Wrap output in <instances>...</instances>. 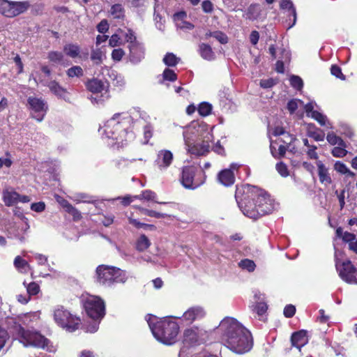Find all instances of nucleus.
<instances>
[{"instance_id":"f257e3e1","label":"nucleus","mask_w":357,"mask_h":357,"mask_svg":"<svg viewBox=\"0 0 357 357\" xmlns=\"http://www.w3.org/2000/svg\"><path fill=\"white\" fill-rule=\"evenodd\" d=\"M137 116L145 122L149 119L146 112L139 109H134L131 114L126 112L116 113L99 129L100 134L112 139L114 144L123 146L125 142L132 141L135 138L130 127L134 118Z\"/></svg>"},{"instance_id":"f03ea898","label":"nucleus","mask_w":357,"mask_h":357,"mask_svg":"<svg viewBox=\"0 0 357 357\" xmlns=\"http://www.w3.org/2000/svg\"><path fill=\"white\" fill-rule=\"evenodd\" d=\"M218 329L222 344L232 351L243 354L252 348L250 332L236 319L225 317L220 321Z\"/></svg>"},{"instance_id":"7ed1b4c3","label":"nucleus","mask_w":357,"mask_h":357,"mask_svg":"<svg viewBox=\"0 0 357 357\" xmlns=\"http://www.w3.org/2000/svg\"><path fill=\"white\" fill-rule=\"evenodd\" d=\"M247 193L252 197H256L257 209H248L245 208L248 218L257 219L261 216L272 213L276 207L274 201L262 189L249 184L243 185L236 187L235 197L236 199L240 197V195Z\"/></svg>"},{"instance_id":"20e7f679","label":"nucleus","mask_w":357,"mask_h":357,"mask_svg":"<svg viewBox=\"0 0 357 357\" xmlns=\"http://www.w3.org/2000/svg\"><path fill=\"white\" fill-rule=\"evenodd\" d=\"M9 331L15 339H17L24 347H33L43 349L49 352L56 351V347L51 342L37 331H25L15 321H9Z\"/></svg>"},{"instance_id":"39448f33","label":"nucleus","mask_w":357,"mask_h":357,"mask_svg":"<svg viewBox=\"0 0 357 357\" xmlns=\"http://www.w3.org/2000/svg\"><path fill=\"white\" fill-rule=\"evenodd\" d=\"M146 321L153 336L165 344H172L175 342L179 326L175 321L165 319L158 321L154 316L149 315Z\"/></svg>"},{"instance_id":"423d86ee","label":"nucleus","mask_w":357,"mask_h":357,"mask_svg":"<svg viewBox=\"0 0 357 357\" xmlns=\"http://www.w3.org/2000/svg\"><path fill=\"white\" fill-rule=\"evenodd\" d=\"M96 275L98 282L105 287H111L114 283H124L128 279L125 271L107 265L98 266Z\"/></svg>"},{"instance_id":"0eeeda50","label":"nucleus","mask_w":357,"mask_h":357,"mask_svg":"<svg viewBox=\"0 0 357 357\" xmlns=\"http://www.w3.org/2000/svg\"><path fill=\"white\" fill-rule=\"evenodd\" d=\"M53 315L57 325L68 332H73L79 326L80 319L63 306H56L54 310Z\"/></svg>"},{"instance_id":"6e6552de","label":"nucleus","mask_w":357,"mask_h":357,"mask_svg":"<svg viewBox=\"0 0 357 357\" xmlns=\"http://www.w3.org/2000/svg\"><path fill=\"white\" fill-rule=\"evenodd\" d=\"M207 132H212V128L204 123H192L183 131V139L185 148L204 138Z\"/></svg>"},{"instance_id":"1a4fd4ad","label":"nucleus","mask_w":357,"mask_h":357,"mask_svg":"<svg viewBox=\"0 0 357 357\" xmlns=\"http://www.w3.org/2000/svg\"><path fill=\"white\" fill-rule=\"evenodd\" d=\"M207 132H212V128L204 123H192L183 131V139L185 148L204 138Z\"/></svg>"},{"instance_id":"9d476101","label":"nucleus","mask_w":357,"mask_h":357,"mask_svg":"<svg viewBox=\"0 0 357 357\" xmlns=\"http://www.w3.org/2000/svg\"><path fill=\"white\" fill-rule=\"evenodd\" d=\"M84 307L86 314L93 320L102 319L105 315L104 301L98 296L89 295L84 300Z\"/></svg>"},{"instance_id":"9b49d317","label":"nucleus","mask_w":357,"mask_h":357,"mask_svg":"<svg viewBox=\"0 0 357 357\" xmlns=\"http://www.w3.org/2000/svg\"><path fill=\"white\" fill-rule=\"evenodd\" d=\"M29 6L28 1L0 0V13L7 17H13L24 13Z\"/></svg>"},{"instance_id":"f8f14e48","label":"nucleus","mask_w":357,"mask_h":357,"mask_svg":"<svg viewBox=\"0 0 357 357\" xmlns=\"http://www.w3.org/2000/svg\"><path fill=\"white\" fill-rule=\"evenodd\" d=\"M206 337V332L197 327L185 330L183 333V344L187 347H192L202 344Z\"/></svg>"},{"instance_id":"ddd939ff","label":"nucleus","mask_w":357,"mask_h":357,"mask_svg":"<svg viewBox=\"0 0 357 357\" xmlns=\"http://www.w3.org/2000/svg\"><path fill=\"white\" fill-rule=\"evenodd\" d=\"M213 139L212 132H207V135H205L204 138L202 139V140L197 141L194 144H192L191 146H188L185 149L192 155L197 156L205 155L210 151V143Z\"/></svg>"},{"instance_id":"4468645a","label":"nucleus","mask_w":357,"mask_h":357,"mask_svg":"<svg viewBox=\"0 0 357 357\" xmlns=\"http://www.w3.org/2000/svg\"><path fill=\"white\" fill-rule=\"evenodd\" d=\"M28 104L31 109V114L38 121H43L48 109L47 102L42 98L29 97Z\"/></svg>"},{"instance_id":"2eb2a0df","label":"nucleus","mask_w":357,"mask_h":357,"mask_svg":"<svg viewBox=\"0 0 357 357\" xmlns=\"http://www.w3.org/2000/svg\"><path fill=\"white\" fill-rule=\"evenodd\" d=\"M86 88L93 93L89 98L93 103L100 104L104 101V99L102 98L103 95H101V96H99L98 95L100 93H102L105 88V84L102 81L97 79H91L87 82Z\"/></svg>"},{"instance_id":"dca6fc26","label":"nucleus","mask_w":357,"mask_h":357,"mask_svg":"<svg viewBox=\"0 0 357 357\" xmlns=\"http://www.w3.org/2000/svg\"><path fill=\"white\" fill-rule=\"evenodd\" d=\"M197 167L195 165L185 166L183 168L181 175V183L187 189H195L199 186V183L194 181V177Z\"/></svg>"},{"instance_id":"f3484780","label":"nucleus","mask_w":357,"mask_h":357,"mask_svg":"<svg viewBox=\"0 0 357 357\" xmlns=\"http://www.w3.org/2000/svg\"><path fill=\"white\" fill-rule=\"evenodd\" d=\"M317 104L310 102L305 105V111L308 116H311L316 120L321 126H326L328 128H333L331 123L328 121L326 116L314 109Z\"/></svg>"},{"instance_id":"a211bd4d","label":"nucleus","mask_w":357,"mask_h":357,"mask_svg":"<svg viewBox=\"0 0 357 357\" xmlns=\"http://www.w3.org/2000/svg\"><path fill=\"white\" fill-rule=\"evenodd\" d=\"M174 155L172 151L162 149L158 152L155 164L160 171L166 170L172 163Z\"/></svg>"},{"instance_id":"6ab92c4d","label":"nucleus","mask_w":357,"mask_h":357,"mask_svg":"<svg viewBox=\"0 0 357 357\" xmlns=\"http://www.w3.org/2000/svg\"><path fill=\"white\" fill-rule=\"evenodd\" d=\"M206 314L203 307L194 306L187 310L181 317V321L186 324H192L193 321L202 319Z\"/></svg>"},{"instance_id":"aec40b11","label":"nucleus","mask_w":357,"mask_h":357,"mask_svg":"<svg viewBox=\"0 0 357 357\" xmlns=\"http://www.w3.org/2000/svg\"><path fill=\"white\" fill-rule=\"evenodd\" d=\"M238 206L241 208L243 213L248 217V214L246 213L245 208L248 209H257V204L256 202V197H252L247 193L240 195L238 200L236 199Z\"/></svg>"},{"instance_id":"412c9836","label":"nucleus","mask_w":357,"mask_h":357,"mask_svg":"<svg viewBox=\"0 0 357 357\" xmlns=\"http://www.w3.org/2000/svg\"><path fill=\"white\" fill-rule=\"evenodd\" d=\"M130 50V60L133 63H139L144 58V50L142 45L137 42L133 45H128Z\"/></svg>"},{"instance_id":"4be33fe9","label":"nucleus","mask_w":357,"mask_h":357,"mask_svg":"<svg viewBox=\"0 0 357 357\" xmlns=\"http://www.w3.org/2000/svg\"><path fill=\"white\" fill-rule=\"evenodd\" d=\"M291 345L299 350L308 342V337L305 331H300L292 334L291 337Z\"/></svg>"},{"instance_id":"5701e85b","label":"nucleus","mask_w":357,"mask_h":357,"mask_svg":"<svg viewBox=\"0 0 357 357\" xmlns=\"http://www.w3.org/2000/svg\"><path fill=\"white\" fill-rule=\"evenodd\" d=\"M316 165L318 169V176L320 182L326 185L331 184L332 179L328 173V169L321 160H317Z\"/></svg>"},{"instance_id":"b1692460","label":"nucleus","mask_w":357,"mask_h":357,"mask_svg":"<svg viewBox=\"0 0 357 357\" xmlns=\"http://www.w3.org/2000/svg\"><path fill=\"white\" fill-rule=\"evenodd\" d=\"M218 179L223 185L230 186L234 183L235 176L231 169H225L218 174Z\"/></svg>"},{"instance_id":"393cba45","label":"nucleus","mask_w":357,"mask_h":357,"mask_svg":"<svg viewBox=\"0 0 357 357\" xmlns=\"http://www.w3.org/2000/svg\"><path fill=\"white\" fill-rule=\"evenodd\" d=\"M2 196L3 201L7 206H12L19 203V193L13 190H4Z\"/></svg>"},{"instance_id":"a878e982","label":"nucleus","mask_w":357,"mask_h":357,"mask_svg":"<svg viewBox=\"0 0 357 357\" xmlns=\"http://www.w3.org/2000/svg\"><path fill=\"white\" fill-rule=\"evenodd\" d=\"M47 86L50 91L52 93H54L56 96L63 98L66 101H69V93L65 89L61 87L56 82L51 81Z\"/></svg>"},{"instance_id":"bb28decb","label":"nucleus","mask_w":357,"mask_h":357,"mask_svg":"<svg viewBox=\"0 0 357 357\" xmlns=\"http://www.w3.org/2000/svg\"><path fill=\"white\" fill-rule=\"evenodd\" d=\"M257 304L254 307L253 311L255 312L258 316H262L267 310L268 306L266 302L264 301V296L260 293L255 294Z\"/></svg>"},{"instance_id":"cd10ccee","label":"nucleus","mask_w":357,"mask_h":357,"mask_svg":"<svg viewBox=\"0 0 357 357\" xmlns=\"http://www.w3.org/2000/svg\"><path fill=\"white\" fill-rule=\"evenodd\" d=\"M261 13V6L257 3H254L248 8L244 17L249 20L254 21L259 18Z\"/></svg>"},{"instance_id":"c85d7f7f","label":"nucleus","mask_w":357,"mask_h":357,"mask_svg":"<svg viewBox=\"0 0 357 357\" xmlns=\"http://www.w3.org/2000/svg\"><path fill=\"white\" fill-rule=\"evenodd\" d=\"M280 7L282 10H285L289 12V15L293 17V22L289 25V28L292 27L296 22V12L293 3L289 0H281L280 2Z\"/></svg>"},{"instance_id":"c756f323","label":"nucleus","mask_w":357,"mask_h":357,"mask_svg":"<svg viewBox=\"0 0 357 357\" xmlns=\"http://www.w3.org/2000/svg\"><path fill=\"white\" fill-rule=\"evenodd\" d=\"M199 52L200 56L205 60L212 61L215 57L211 47L206 43L199 44Z\"/></svg>"},{"instance_id":"7c9ffc66","label":"nucleus","mask_w":357,"mask_h":357,"mask_svg":"<svg viewBox=\"0 0 357 357\" xmlns=\"http://www.w3.org/2000/svg\"><path fill=\"white\" fill-rule=\"evenodd\" d=\"M307 134L317 142L324 141L325 138V134L312 124L307 126Z\"/></svg>"},{"instance_id":"2f4dec72","label":"nucleus","mask_w":357,"mask_h":357,"mask_svg":"<svg viewBox=\"0 0 357 357\" xmlns=\"http://www.w3.org/2000/svg\"><path fill=\"white\" fill-rule=\"evenodd\" d=\"M64 53L72 59H75L79 56L80 47L77 44L68 43L63 47Z\"/></svg>"},{"instance_id":"473e14b6","label":"nucleus","mask_w":357,"mask_h":357,"mask_svg":"<svg viewBox=\"0 0 357 357\" xmlns=\"http://www.w3.org/2000/svg\"><path fill=\"white\" fill-rule=\"evenodd\" d=\"M117 32L120 33L121 36L123 37L125 41L127 42L128 45H133V43L138 42L137 40L135 32L130 29H126V30L119 29Z\"/></svg>"},{"instance_id":"72a5a7b5","label":"nucleus","mask_w":357,"mask_h":357,"mask_svg":"<svg viewBox=\"0 0 357 357\" xmlns=\"http://www.w3.org/2000/svg\"><path fill=\"white\" fill-rule=\"evenodd\" d=\"M14 266L19 272L22 273H28L31 270L29 263L20 256H17L15 258Z\"/></svg>"},{"instance_id":"f704fd0d","label":"nucleus","mask_w":357,"mask_h":357,"mask_svg":"<svg viewBox=\"0 0 357 357\" xmlns=\"http://www.w3.org/2000/svg\"><path fill=\"white\" fill-rule=\"evenodd\" d=\"M156 194L155 192L150 190H146L142 192V193L139 195H135L134 197L137 199H145L147 201H153L155 203L160 204H167V202H158L156 199Z\"/></svg>"},{"instance_id":"c9c22d12","label":"nucleus","mask_w":357,"mask_h":357,"mask_svg":"<svg viewBox=\"0 0 357 357\" xmlns=\"http://www.w3.org/2000/svg\"><path fill=\"white\" fill-rule=\"evenodd\" d=\"M278 143L271 141L270 149L272 155L275 158L283 157L286 153L287 148L283 144H280L277 150L276 146Z\"/></svg>"},{"instance_id":"e433bc0d","label":"nucleus","mask_w":357,"mask_h":357,"mask_svg":"<svg viewBox=\"0 0 357 357\" xmlns=\"http://www.w3.org/2000/svg\"><path fill=\"white\" fill-rule=\"evenodd\" d=\"M124 8L121 4L116 3L111 7L110 14L116 19H122L124 17Z\"/></svg>"},{"instance_id":"4c0bfd02","label":"nucleus","mask_w":357,"mask_h":357,"mask_svg":"<svg viewBox=\"0 0 357 357\" xmlns=\"http://www.w3.org/2000/svg\"><path fill=\"white\" fill-rule=\"evenodd\" d=\"M238 266L248 272H253L255 270L256 264L254 261L249 259H244L238 262Z\"/></svg>"},{"instance_id":"58836bf2","label":"nucleus","mask_w":357,"mask_h":357,"mask_svg":"<svg viewBox=\"0 0 357 357\" xmlns=\"http://www.w3.org/2000/svg\"><path fill=\"white\" fill-rule=\"evenodd\" d=\"M155 1L158 2V0H155ZM162 8V6L155 3V5L154 6V17L156 26L160 30H162L163 28V24L162 22V17L160 14V10H161Z\"/></svg>"},{"instance_id":"ea45409f","label":"nucleus","mask_w":357,"mask_h":357,"mask_svg":"<svg viewBox=\"0 0 357 357\" xmlns=\"http://www.w3.org/2000/svg\"><path fill=\"white\" fill-rule=\"evenodd\" d=\"M150 245L149 239L144 234H142L137 241L136 248L139 251H144L149 248Z\"/></svg>"},{"instance_id":"a19ab883","label":"nucleus","mask_w":357,"mask_h":357,"mask_svg":"<svg viewBox=\"0 0 357 357\" xmlns=\"http://www.w3.org/2000/svg\"><path fill=\"white\" fill-rule=\"evenodd\" d=\"M213 37L221 44H226L228 42V38L225 33L222 31H216L213 32H208L206 34V38Z\"/></svg>"},{"instance_id":"79ce46f5","label":"nucleus","mask_w":357,"mask_h":357,"mask_svg":"<svg viewBox=\"0 0 357 357\" xmlns=\"http://www.w3.org/2000/svg\"><path fill=\"white\" fill-rule=\"evenodd\" d=\"M48 59L50 61L55 63L62 64L63 63L64 55L61 52L52 51L48 53Z\"/></svg>"},{"instance_id":"37998d69","label":"nucleus","mask_w":357,"mask_h":357,"mask_svg":"<svg viewBox=\"0 0 357 357\" xmlns=\"http://www.w3.org/2000/svg\"><path fill=\"white\" fill-rule=\"evenodd\" d=\"M326 139L328 142L331 145H339L342 146H345L344 141L337 136L333 132H328L326 136Z\"/></svg>"},{"instance_id":"c03bdc74","label":"nucleus","mask_w":357,"mask_h":357,"mask_svg":"<svg viewBox=\"0 0 357 357\" xmlns=\"http://www.w3.org/2000/svg\"><path fill=\"white\" fill-rule=\"evenodd\" d=\"M212 108V105L206 102H203L200 103L198 107V112L201 116H206L211 114Z\"/></svg>"},{"instance_id":"a18cd8bd","label":"nucleus","mask_w":357,"mask_h":357,"mask_svg":"<svg viewBox=\"0 0 357 357\" xmlns=\"http://www.w3.org/2000/svg\"><path fill=\"white\" fill-rule=\"evenodd\" d=\"M23 284L26 287L27 294L29 296L36 295L39 292V285L34 282H30L29 284H26V282L24 281L23 282Z\"/></svg>"},{"instance_id":"49530a36","label":"nucleus","mask_w":357,"mask_h":357,"mask_svg":"<svg viewBox=\"0 0 357 357\" xmlns=\"http://www.w3.org/2000/svg\"><path fill=\"white\" fill-rule=\"evenodd\" d=\"M138 208L139 209V211H141V213L142 214L150 216V217L161 218H165V217L168 216V215L166 213H158V212H156L153 210H149V209H146V208H142V207H139Z\"/></svg>"},{"instance_id":"de8ad7c7","label":"nucleus","mask_w":357,"mask_h":357,"mask_svg":"<svg viewBox=\"0 0 357 357\" xmlns=\"http://www.w3.org/2000/svg\"><path fill=\"white\" fill-rule=\"evenodd\" d=\"M177 79V75L174 70L169 68H165L162 73V81L160 83H163L164 81L174 82Z\"/></svg>"},{"instance_id":"09e8293b","label":"nucleus","mask_w":357,"mask_h":357,"mask_svg":"<svg viewBox=\"0 0 357 357\" xmlns=\"http://www.w3.org/2000/svg\"><path fill=\"white\" fill-rule=\"evenodd\" d=\"M179 61V59L176 56L172 53H167L164 59L163 62L165 63V65L168 66H176Z\"/></svg>"},{"instance_id":"8fccbe9b","label":"nucleus","mask_w":357,"mask_h":357,"mask_svg":"<svg viewBox=\"0 0 357 357\" xmlns=\"http://www.w3.org/2000/svg\"><path fill=\"white\" fill-rule=\"evenodd\" d=\"M67 75L69 77H79L83 75V70L80 66H73L67 70Z\"/></svg>"},{"instance_id":"3c124183","label":"nucleus","mask_w":357,"mask_h":357,"mask_svg":"<svg viewBox=\"0 0 357 357\" xmlns=\"http://www.w3.org/2000/svg\"><path fill=\"white\" fill-rule=\"evenodd\" d=\"M289 82L291 85L297 90H301L303 86V82L302 79L297 75L291 76Z\"/></svg>"},{"instance_id":"603ef678","label":"nucleus","mask_w":357,"mask_h":357,"mask_svg":"<svg viewBox=\"0 0 357 357\" xmlns=\"http://www.w3.org/2000/svg\"><path fill=\"white\" fill-rule=\"evenodd\" d=\"M103 56V53L100 49L93 50L91 59L96 64H99L102 62Z\"/></svg>"},{"instance_id":"864d4df0","label":"nucleus","mask_w":357,"mask_h":357,"mask_svg":"<svg viewBox=\"0 0 357 357\" xmlns=\"http://www.w3.org/2000/svg\"><path fill=\"white\" fill-rule=\"evenodd\" d=\"M121 44L122 40L121 38V35L120 33H119V32L113 34L109 40V45L112 47L119 46Z\"/></svg>"},{"instance_id":"5fc2aeb1","label":"nucleus","mask_w":357,"mask_h":357,"mask_svg":"<svg viewBox=\"0 0 357 357\" xmlns=\"http://www.w3.org/2000/svg\"><path fill=\"white\" fill-rule=\"evenodd\" d=\"M335 169L337 172H340L342 174H347L349 176L354 175V173L351 172L344 163L340 162H335Z\"/></svg>"},{"instance_id":"6e6d98bb","label":"nucleus","mask_w":357,"mask_h":357,"mask_svg":"<svg viewBox=\"0 0 357 357\" xmlns=\"http://www.w3.org/2000/svg\"><path fill=\"white\" fill-rule=\"evenodd\" d=\"M303 102L298 99H293L288 102L287 109L291 114L294 113L298 107L299 105H302Z\"/></svg>"},{"instance_id":"4d7b16f0","label":"nucleus","mask_w":357,"mask_h":357,"mask_svg":"<svg viewBox=\"0 0 357 357\" xmlns=\"http://www.w3.org/2000/svg\"><path fill=\"white\" fill-rule=\"evenodd\" d=\"M344 147V146H342L334 147L332 150L333 155L337 158L344 157L347 155V151L345 150Z\"/></svg>"},{"instance_id":"13d9d810","label":"nucleus","mask_w":357,"mask_h":357,"mask_svg":"<svg viewBox=\"0 0 357 357\" xmlns=\"http://www.w3.org/2000/svg\"><path fill=\"white\" fill-rule=\"evenodd\" d=\"M276 169L282 176L287 177L289 176L288 168L284 163L282 162L277 163Z\"/></svg>"},{"instance_id":"bf43d9fd","label":"nucleus","mask_w":357,"mask_h":357,"mask_svg":"<svg viewBox=\"0 0 357 357\" xmlns=\"http://www.w3.org/2000/svg\"><path fill=\"white\" fill-rule=\"evenodd\" d=\"M331 73L333 75L340 79H345V76L342 74L341 68L336 66L333 65L331 68Z\"/></svg>"},{"instance_id":"052dcab7","label":"nucleus","mask_w":357,"mask_h":357,"mask_svg":"<svg viewBox=\"0 0 357 357\" xmlns=\"http://www.w3.org/2000/svg\"><path fill=\"white\" fill-rule=\"evenodd\" d=\"M125 54V52L121 48L114 49L112 52V58L116 61L121 60Z\"/></svg>"},{"instance_id":"680f3d73","label":"nucleus","mask_w":357,"mask_h":357,"mask_svg":"<svg viewBox=\"0 0 357 357\" xmlns=\"http://www.w3.org/2000/svg\"><path fill=\"white\" fill-rule=\"evenodd\" d=\"M66 211L70 214L75 220H78L82 218L81 213L72 205Z\"/></svg>"},{"instance_id":"e2e57ef3","label":"nucleus","mask_w":357,"mask_h":357,"mask_svg":"<svg viewBox=\"0 0 357 357\" xmlns=\"http://www.w3.org/2000/svg\"><path fill=\"white\" fill-rule=\"evenodd\" d=\"M176 25L178 28L183 30H192L194 28V25L192 23L185 20L178 21L176 23Z\"/></svg>"},{"instance_id":"0e129e2a","label":"nucleus","mask_w":357,"mask_h":357,"mask_svg":"<svg viewBox=\"0 0 357 357\" xmlns=\"http://www.w3.org/2000/svg\"><path fill=\"white\" fill-rule=\"evenodd\" d=\"M31 209L37 213H41L45 209V204L43 202L33 203Z\"/></svg>"},{"instance_id":"69168bd1","label":"nucleus","mask_w":357,"mask_h":357,"mask_svg":"<svg viewBox=\"0 0 357 357\" xmlns=\"http://www.w3.org/2000/svg\"><path fill=\"white\" fill-rule=\"evenodd\" d=\"M202 8L206 13H211L213 10V5L209 0H205L202 3Z\"/></svg>"},{"instance_id":"338daca9","label":"nucleus","mask_w":357,"mask_h":357,"mask_svg":"<svg viewBox=\"0 0 357 357\" xmlns=\"http://www.w3.org/2000/svg\"><path fill=\"white\" fill-rule=\"evenodd\" d=\"M296 312V307L293 305H287L284 309V315L290 318L292 317Z\"/></svg>"},{"instance_id":"774afa93","label":"nucleus","mask_w":357,"mask_h":357,"mask_svg":"<svg viewBox=\"0 0 357 357\" xmlns=\"http://www.w3.org/2000/svg\"><path fill=\"white\" fill-rule=\"evenodd\" d=\"M109 29V24L106 20H102L97 26V30L101 33H106Z\"/></svg>"}]
</instances>
